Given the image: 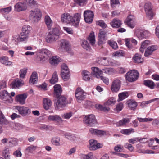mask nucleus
<instances>
[{"label": "nucleus", "instance_id": "11", "mask_svg": "<svg viewBox=\"0 0 159 159\" xmlns=\"http://www.w3.org/2000/svg\"><path fill=\"white\" fill-rule=\"evenodd\" d=\"M121 81L118 79L114 80L112 82L111 89L112 92H117L119 91L120 88Z\"/></svg>", "mask_w": 159, "mask_h": 159}, {"label": "nucleus", "instance_id": "40", "mask_svg": "<svg viewBox=\"0 0 159 159\" xmlns=\"http://www.w3.org/2000/svg\"><path fill=\"white\" fill-rule=\"evenodd\" d=\"M82 74L84 80L86 81H89L90 79V73L86 70H84L82 72Z\"/></svg>", "mask_w": 159, "mask_h": 159}, {"label": "nucleus", "instance_id": "3", "mask_svg": "<svg viewBox=\"0 0 159 159\" xmlns=\"http://www.w3.org/2000/svg\"><path fill=\"white\" fill-rule=\"evenodd\" d=\"M139 77V73L135 70H133L128 72L125 75L126 79L129 82H133Z\"/></svg>", "mask_w": 159, "mask_h": 159}, {"label": "nucleus", "instance_id": "10", "mask_svg": "<svg viewBox=\"0 0 159 159\" xmlns=\"http://www.w3.org/2000/svg\"><path fill=\"white\" fill-rule=\"evenodd\" d=\"M84 20L87 23H91L93 19L94 14L93 12L90 10H87L84 12Z\"/></svg>", "mask_w": 159, "mask_h": 159}, {"label": "nucleus", "instance_id": "15", "mask_svg": "<svg viewBox=\"0 0 159 159\" xmlns=\"http://www.w3.org/2000/svg\"><path fill=\"white\" fill-rule=\"evenodd\" d=\"M59 50L61 52L67 51L68 49V43L64 39L61 40L59 43Z\"/></svg>", "mask_w": 159, "mask_h": 159}, {"label": "nucleus", "instance_id": "21", "mask_svg": "<svg viewBox=\"0 0 159 159\" xmlns=\"http://www.w3.org/2000/svg\"><path fill=\"white\" fill-rule=\"evenodd\" d=\"M54 96L55 97H58L61 95L62 89L61 86L58 84H56L54 86Z\"/></svg>", "mask_w": 159, "mask_h": 159}, {"label": "nucleus", "instance_id": "44", "mask_svg": "<svg viewBox=\"0 0 159 159\" xmlns=\"http://www.w3.org/2000/svg\"><path fill=\"white\" fill-rule=\"evenodd\" d=\"M95 36L94 35L93 32H91L89 35L88 38V40L89 41L90 43L93 46L95 43Z\"/></svg>", "mask_w": 159, "mask_h": 159}, {"label": "nucleus", "instance_id": "1", "mask_svg": "<svg viewBox=\"0 0 159 159\" xmlns=\"http://www.w3.org/2000/svg\"><path fill=\"white\" fill-rule=\"evenodd\" d=\"M84 123L88 126H94L97 123L95 116L93 114L86 116L83 119Z\"/></svg>", "mask_w": 159, "mask_h": 159}, {"label": "nucleus", "instance_id": "24", "mask_svg": "<svg viewBox=\"0 0 159 159\" xmlns=\"http://www.w3.org/2000/svg\"><path fill=\"white\" fill-rule=\"evenodd\" d=\"M157 48V47L154 45H152L148 47L147 48V50L145 51L144 55L146 57H148L151 55L152 52L156 50Z\"/></svg>", "mask_w": 159, "mask_h": 159}, {"label": "nucleus", "instance_id": "63", "mask_svg": "<svg viewBox=\"0 0 159 159\" xmlns=\"http://www.w3.org/2000/svg\"><path fill=\"white\" fill-rule=\"evenodd\" d=\"M75 2L80 6L84 5L85 3L86 0H74Z\"/></svg>", "mask_w": 159, "mask_h": 159}, {"label": "nucleus", "instance_id": "6", "mask_svg": "<svg viewBox=\"0 0 159 159\" xmlns=\"http://www.w3.org/2000/svg\"><path fill=\"white\" fill-rule=\"evenodd\" d=\"M144 8L147 17L150 20L152 19L153 14L152 11V6L151 3L149 2L146 3Z\"/></svg>", "mask_w": 159, "mask_h": 159}, {"label": "nucleus", "instance_id": "59", "mask_svg": "<svg viewBox=\"0 0 159 159\" xmlns=\"http://www.w3.org/2000/svg\"><path fill=\"white\" fill-rule=\"evenodd\" d=\"M93 154L92 153H90L87 155H83L82 156V159H93Z\"/></svg>", "mask_w": 159, "mask_h": 159}, {"label": "nucleus", "instance_id": "26", "mask_svg": "<svg viewBox=\"0 0 159 159\" xmlns=\"http://www.w3.org/2000/svg\"><path fill=\"white\" fill-rule=\"evenodd\" d=\"M110 24L112 27L118 28L120 27L122 23L120 20L117 19H114Z\"/></svg>", "mask_w": 159, "mask_h": 159}, {"label": "nucleus", "instance_id": "8", "mask_svg": "<svg viewBox=\"0 0 159 159\" xmlns=\"http://www.w3.org/2000/svg\"><path fill=\"white\" fill-rule=\"evenodd\" d=\"M86 93L80 87L78 88L75 90V97L78 102H80L85 98Z\"/></svg>", "mask_w": 159, "mask_h": 159}, {"label": "nucleus", "instance_id": "30", "mask_svg": "<svg viewBox=\"0 0 159 159\" xmlns=\"http://www.w3.org/2000/svg\"><path fill=\"white\" fill-rule=\"evenodd\" d=\"M61 75L62 78L65 81L68 80L70 77V74L69 70H66L61 72Z\"/></svg>", "mask_w": 159, "mask_h": 159}, {"label": "nucleus", "instance_id": "52", "mask_svg": "<svg viewBox=\"0 0 159 159\" xmlns=\"http://www.w3.org/2000/svg\"><path fill=\"white\" fill-rule=\"evenodd\" d=\"M128 93L126 92H122L120 93L119 95V99L118 101H121L125 99L128 96Z\"/></svg>", "mask_w": 159, "mask_h": 159}, {"label": "nucleus", "instance_id": "35", "mask_svg": "<svg viewBox=\"0 0 159 159\" xmlns=\"http://www.w3.org/2000/svg\"><path fill=\"white\" fill-rule=\"evenodd\" d=\"M60 138L59 137H54L52 138L51 140L52 143L54 145L58 146L61 145L60 143Z\"/></svg>", "mask_w": 159, "mask_h": 159}, {"label": "nucleus", "instance_id": "17", "mask_svg": "<svg viewBox=\"0 0 159 159\" xmlns=\"http://www.w3.org/2000/svg\"><path fill=\"white\" fill-rule=\"evenodd\" d=\"M28 35L26 34H22L21 33L20 35L18 36H14L13 37V41H14L15 42H20L25 41L27 40L28 36Z\"/></svg>", "mask_w": 159, "mask_h": 159}, {"label": "nucleus", "instance_id": "56", "mask_svg": "<svg viewBox=\"0 0 159 159\" xmlns=\"http://www.w3.org/2000/svg\"><path fill=\"white\" fill-rule=\"evenodd\" d=\"M65 136L66 138L71 141H75L76 139V137L74 135H71L69 133L66 134Z\"/></svg>", "mask_w": 159, "mask_h": 159}, {"label": "nucleus", "instance_id": "51", "mask_svg": "<svg viewBox=\"0 0 159 159\" xmlns=\"http://www.w3.org/2000/svg\"><path fill=\"white\" fill-rule=\"evenodd\" d=\"M107 43L113 49L116 50L118 48V46L116 42L110 40H108Z\"/></svg>", "mask_w": 159, "mask_h": 159}, {"label": "nucleus", "instance_id": "5", "mask_svg": "<svg viewBox=\"0 0 159 159\" xmlns=\"http://www.w3.org/2000/svg\"><path fill=\"white\" fill-rule=\"evenodd\" d=\"M37 52L39 54V60L41 62L47 60L50 54V52L46 49H39L37 51Z\"/></svg>", "mask_w": 159, "mask_h": 159}, {"label": "nucleus", "instance_id": "28", "mask_svg": "<svg viewBox=\"0 0 159 159\" xmlns=\"http://www.w3.org/2000/svg\"><path fill=\"white\" fill-rule=\"evenodd\" d=\"M52 102L51 100L48 98H44L43 99V106L44 108L48 110L49 109L52 105Z\"/></svg>", "mask_w": 159, "mask_h": 159}, {"label": "nucleus", "instance_id": "53", "mask_svg": "<svg viewBox=\"0 0 159 159\" xmlns=\"http://www.w3.org/2000/svg\"><path fill=\"white\" fill-rule=\"evenodd\" d=\"M128 105L130 108L134 110L137 106V103L135 101H129L128 102Z\"/></svg>", "mask_w": 159, "mask_h": 159}, {"label": "nucleus", "instance_id": "36", "mask_svg": "<svg viewBox=\"0 0 159 159\" xmlns=\"http://www.w3.org/2000/svg\"><path fill=\"white\" fill-rule=\"evenodd\" d=\"M45 22L49 30L51 28L52 25V22L48 16H46L45 18Z\"/></svg>", "mask_w": 159, "mask_h": 159}, {"label": "nucleus", "instance_id": "64", "mask_svg": "<svg viewBox=\"0 0 159 159\" xmlns=\"http://www.w3.org/2000/svg\"><path fill=\"white\" fill-rule=\"evenodd\" d=\"M81 45L82 47L85 49L88 50L89 48V44L86 40L84 41Z\"/></svg>", "mask_w": 159, "mask_h": 159}, {"label": "nucleus", "instance_id": "19", "mask_svg": "<svg viewBox=\"0 0 159 159\" xmlns=\"http://www.w3.org/2000/svg\"><path fill=\"white\" fill-rule=\"evenodd\" d=\"M91 69L92 70L91 74L97 78L99 79L102 76L101 75H102L103 72L97 67H93Z\"/></svg>", "mask_w": 159, "mask_h": 159}, {"label": "nucleus", "instance_id": "27", "mask_svg": "<svg viewBox=\"0 0 159 159\" xmlns=\"http://www.w3.org/2000/svg\"><path fill=\"white\" fill-rule=\"evenodd\" d=\"M48 119L49 120L57 122L62 121V118L57 115L49 116L48 117Z\"/></svg>", "mask_w": 159, "mask_h": 159}, {"label": "nucleus", "instance_id": "2", "mask_svg": "<svg viewBox=\"0 0 159 159\" xmlns=\"http://www.w3.org/2000/svg\"><path fill=\"white\" fill-rule=\"evenodd\" d=\"M56 98L57 100L55 102V106L57 109L63 108L68 104L67 99L64 96L61 95Z\"/></svg>", "mask_w": 159, "mask_h": 159}, {"label": "nucleus", "instance_id": "58", "mask_svg": "<svg viewBox=\"0 0 159 159\" xmlns=\"http://www.w3.org/2000/svg\"><path fill=\"white\" fill-rule=\"evenodd\" d=\"M96 24L97 25H99L102 28H105L107 27L106 24L102 20L97 21L96 22Z\"/></svg>", "mask_w": 159, "mask_h": 159}, {"label": "nucleus", "instance_id": "29", "mask_svg": "<svg viewBox=\"0 0 159 159\" xmlns=\"http://www.w3.org/2000/svg\"><path fill=\"white\" fill-rule=\"evenodd\" d=\"M37 74L36 72H33L30 76L29 80V83L30 84H34L36 83L37 80Z\"/></svg>", "mask_w": 159, "mask_h": 159}, {"label": "nucleus", "instance_id": "47", "mask_svg": "<svg viewBox=\"0 0 159 159\" xmlns=\"http://www.w3.org/2000/svg\"><path fill=\"white\" fill-rule=\"evenodd\" d=\"M58 78L57 74L56 72H54L52 77V78L50 80V82L51 84H55L57 82Z\"/></svg>", "mask_w": 159, "mask_h": 159}, {"label": "nucleus", "instance_id": "61", "mask_svg": "<svg viewBox=\"0 0 159 159\" xmlns=\"http://www.w3.org/2000/svg\"><path fill=\"white\" fill-rule=\"evenodd\" d=\"M98 107H97L98 108H99L101 111H102L105 112L108 111L110 110V109L109 107H106L101 105H98Z\"/></svg>", "mask_w": 159, "mask_h": 159}, {"label": "nucleus", "instance_id": "62", "mask_svg": "<svg viewBox=\"0 0 159 159\" xmlns=\"http://www.w3.org/2000/svg\"><path fill=\"white\" fill-rule=\"evenodd\" d=\"M124 147L128 149L130 151L132 152L134 150V148L131 144L126 143L125 144Z\"/></svg>", "mask_w": 159, "mask_h": 159}, {"label": "nucleus", "instance_id": "25", "mask_svg": "<svg viewBox=\"0 0 159 159\" xmlns=\"http://www.w3.org/2000/svg\"><path fill=\"white\" fill-rule=\"evenodd\" d=\"M58 39L56 35H52L50 32H49L46 38L47 42L50 43L55 41Z\"/></svg>", "mask_w": 159, "mask_h": 159}, {"label": "nucleus", "instance_id": "39", "mask_svg": "<svg viewBox=\"0 0 159 159\" xmlns=\"http://www.w3.org/2000/svg\"><path fill=\"white\" fill-rule=\"evenodd\" d=\"M135 34L140 39H142L145 37L143 31L139 29L135 30Z\"/></svg>", "mask_w": 159, "mask_h": 159}, {"label": "nucleus", "instance_id": "49", "mask_svg": "<svg viewBox=\"0 0 159 159\" xmlns=\"http://www.w3.org/2000/svg\"><path fill=\"white\" fill-rule=\"evenodd\" d=\"M135 22V18L134 16L133 15H130L128 16L125 21L126 24L129 25V22Z\"/></svg>", "mask_w": 159, "mask_h": 159}, {"label": "nucleus", "instance_id": "9", "mask_svg": "<svg viewBox=\"0 0 159 159\" xmlns=\"http://www.w3.org/2000/svg\"><path fill=\"white\" fill-rule=\"evenodd\" d=\"M72 18L70 24L75 27H77L79 25L81 18L80 14L79 13H76L73 16H72Z\"/></svg>", "mask_w": 159, "mask_h": 159}, {"label": "nucleus", "instance_id": "7", "mask_svg": "<svg viewBox=\"0 0 159 159\" xmlns=\"http://www.w3.org/2000/svg\"><path fill=\"white\" fill-rule=\"evenodd\" d=\"M0 98L7 104L11 103L13 102L12 97L7 91L5 90L0 92Z\"/></svg>", "mask_w": 159, "mask_h": 159}, {"label": "nucleus", "instance_id": "54", "mask_svg": "<svg viewBox=\"0 0 159 159\" xmlns=\"http://www.w3.org/2000/svg\"><path fill=\"white\" fill-rule=\"evenodd\" d=\"M37 148V146L33 145H31L28 147L26 149V150L29 153H32Z\"/></svg>", "mask_w": 159, "mask_h": 159}, {"label": "nucleus", "instance_id": "50", "mask_svg": "<svg viewBox=\"0 0 159 159\" xmlns=\"http://www.w3.org/2000/svg\"><path fill=\"white\" fill-rule=\"evenodd\" d=\"M49 32L51 33L52 35H56L57 39H58L59 38V36L60 34V33L59 29L57 28H53L52 30Z\"/></svg>", "mask_w": 159, "mask_h": 159}, {"label": "nucleus", "instance_id": "14", "mask_svg": "<svg viewBox=\"0 0 159 159\" xmlns=\"http://www.w3.org/2000/svg\"><path fill=\"white\" fill-rule=\"evenodd\" d=\"M72 16L68 13H65L61 15V20L62 23L70 24L72 18Z\"/></svg>", "mask_w": 159, "mask_h": 159}, {"label": "nucleus", "instance_id": "22", "mask_svg": "<svg viewBox=\"0 0 159 159\" xmlns=\"http://www.w3.org/2000/svg\"><path fill=\"white\" fill-rule=\"evenodd\" d=\"M130 121L129 118H123L121 120L116 122V125L118 127L124 126Z\"/></svg>", "mask_w": 159, "mask_h": 159}, {"label": "nucleus", "instance_id": "57", "mask_svg": "<svg viewBox=\"0 0 159 159\" xmlns=\"http://www.w3.org/2000/svg\"><path fill=\"white\" fill-rule=\"evenodd\" d=\"M138 120L140 122H146L148 121H151L153 120V119L151 118H137Z\"/></svg>", "mask_w": 159, "mask_h": 159}, {"label": "nucleus", "instance_id": "33", "mask_svg": "<svg viewBox=\"0 0 159 159\" xmlns=\"http://www.w3.org/2000/svg\"><path fill=\"white\" fill-rule=\"evenodd\" d=\"M143 84L145 86L148 87L151 89H154L155 86L153 82L148 80H144L143 81Z\"/></svg>", "mask_w": 159, "mask_h": 159}, {"label": "nucleus", "instance_id": "46", "mask_svg": "<svg viewBox=\"0 0 159 159\" xmlns=\"http://www.w3.org/2000/svg\"><path fill=\"white\" fill-rule=\"evenodd\" d=\"M116 102V101L115 99L113 97H111L105 102L104 105L105 106L112 105L115 104Z\"/></svg>", "mask_w": 159, "mask_h": 159}, {"label": "nucleus", "instance_id": "42", "mask_svg": "<svg viewBox=\"0 0 159 159\" xmlns=\"http://www.w3.org/2000/svg\"><path fill=\"white\" fill-rule=\"evenodd\" d=\"M31 30V28L29 25H24L22 29V34L28 35Z\"/></svg>", "mask_w": 159, "mask_h": 159}, {"label": "nucleus", "instance_id": "34", "mask_svg": "<svg viewBox=\"0 0 159 159\" xmlns=\"http://www.w3.org/2000/svg\"><path fill=\"white\" fill-rule=\"evenodd\" d=\"M0 122L2 123L7 124V120L6 119L4 115L2 114L1 111L0 110ZM2 131L1 124L0 123V134Z\"/></svg>", "mask_w": 159, "mask_h": 159}, {"label": "nucleus", "instance_id": "31", "mask_svg": "<svg viewBox=\"0 0 159 159\" xmlns=\"http://www.w3.org/2000/svg\"><path fill=\"white\" fill-rule=\"evenodd\" d=\"M49 63L53 66L57 65L61 61L59 57H53L50 58L49 60Z\"/></svg>", "mask_w": 159, "mask_h": 159}, {"label": "nucleus", "instance_id": "45", "mask_svg": "<svg viewBox=\"0 0 159 159\" xmlns=\"http://www.w3.org/2000/svg\"><path fill=\"white\" fill-rule=\"evenodd\" d=\"M134 132V129L133 128H130L129 129H123L120 131V133L123 134L129 135L132 133Z\"/></svg>", "mask_w": 159, "mask_h": 159}, {"label": "nucleus", "instance_id": "48", "mask_svg": "<svg viewBox=\"0 0 159 159\" xmlns=\"http://www.w3.org/2000/svg\"><path fill=\"white\" fill-rule=\"evenodd\" d=\"M27 69L26 68L21 69L19 71L20 77L22 79L24 78L27 72Z\"/></svg>", "mask_w": 159, "mask_h": 159}, {"label": "nucleus", "instance_id": "32", "mask_svg": "<svg viewBox=\"0 0 159 159\" xmlns=\"http://www.w3.org/2000/svg\"><path fill=\"white\" fill-rule=\"evenodd\" d=\"M125 41L126 46L129 49H130L132 48L131 45L130 44V41L132 43H134V45H136L137 44V41L135 39H125Z\"/></svg>", "mask_w": 159, "mask_h": 159}, {"label": "nucleus", "instance_id": "55", "mask_svg": "<svg viewBox=\"0 0 159 159\" xmlns=\"http://www.w3.org/2000/svg\"><path fill=\"white\" fill-rule=\"evenodd\" d=\"M104 73L108 74H111L114 72L113 68H105L102 69Z\"/></svg>", "mask_w": 159, "mask_h": 159}, {"label": "nucleus", "instance_id": "41", "mask_svg": "<svg viewBox=\"0 0 159 159\" xmlns=\"http://www.w3.org/2000/svg\"><path fill=\"white\" fill-rule=\"evenodd\" d=\"M89 148L90 150H95L97 149V147L96 146L97 144L96 140H91L89 141Z\"/></svg>", "mask_w": 159, "mask_h": 159}, {"label": "nucleus", "instance_id": "60", "mask_svg": "<svg viewBox=\"0 0 159 159\" xmlns=\"http://www.w3.org/2000/svg\"><path fill=\"white\" fill-rule=\"evenodd\" d=\"M20 150L21 148H19L18 150L14 152L13 155L17 157H21L22 156V154Z\"/></svg>", "mask_w": 159, "mask_h": 159}, {"label": "nucleus", "instance_id": "20", "mask_svg": "<svg viewBox=\"0 0 159 159\" xmlns=\"http://www.w3.org/2000/svg\"><path fill=\"white\" fill-rule=\"evenodd\" d=\"M106 32L104 30H100L98 34V40L99 44H102L105 40Z\"/></svg>", "mask_w": 159, "mask_h": 159}, {"label": "nucleus", "instance_id": "18", "mask_svg": "<svg viewBox=\"0 0 159 159\" xmlns=\"http://www.w3.org/2000/svg\"><path fill=\"white\" fill-rule=\"evenodd\" d=\"M27 97L26 94H21L17 95L16 97V102L22 105L25 104V99Z\"/></svg>", "mask_w": 159, "mask_h": 159}, {"label": "nucleus", "instance_id": "12", "mask_svg": "<svg viewBox=\"0 0 159 159\" xmlns=\"http://www.w3.org/2000/svg\"><path fill=\"white\" fill-rule=\"evenodd\" d=\"M16 108L18 110L19 113L23 116H25L30 113V110L24 106H16Z\"/></svg>", "mask_w": 159, "mask_h": 159}, {"label": "nucleus", "instance_id": "37", "mask_svg": "<svg viewBox=\"0 0 159 159\" xmlns=\"http://www.w3.org/2000/svg\"><path fill=\"white\" fill-rule=\"evenodd\" d=\"M10 153L9 148H5L2 151V156L5 159H10Z\"/></svg>", "mask_w": 159, "mask_h": 159}, {"label": "nucleus", "instance_id": "43", "mask_svg": "<svg viewBox=\"0 0 159 159\" xmlns=\"http://www.w3.org/2000/svg\"><path fill=\"white\" fill-rule=\"evenodd\" d=\"M133 59L135 63H140L143 61V59L141 57V56L137 53L135 54Z\"/></svg>", "mask_w": 159, "mask_h": 159}, {"label": "nucleus", "instance_id": "23", "mask_svg": "<svg viewBox=\"0 0 159 159\" xmlns=\"http://www.w3.org/2000/svg\"><path fill=\"white\" fill-rule=\"evenodd\" d=\"M10 127L13 130H18L22 129L23 126L19 123L11 122L10 124Z\"/></svg>", "mask_w": 159, "mask_h": 159}, {"label": "nucleus", "instance_id": "38", "mask_svg": "<svg viewBox=\"0 0 159 159\" xmlns=\"http://www.w3.org/2000/svg\"><path fill=\"white\" fill-rule=\"evenodd\" d=\"M0 61L1 63L6 66H9L11 64V62L8 61V58L7 57L3 56L1 57Z\"/></svg>", "mask_w": 159, "mask_h": 159}, {"label": "nucleus", "instance_id": "16", "mask_svg": "<svg viewBox=\"0 0 159 159\" xmlns=\"http://www.w3.org/2000/svg\"><path fill=\"white\" fill-rule=\"evenodd\" d=\"M15 10L17 11H20L25 10L27 8L26 4L19 2L16 4L15 6Z\"/></svg>", "mask_w": 159, "mask_h": 159}, {"label": "nucleus", "instance_id": "13", "mask_svg": "<svg viewBox=\"0 0 159 159\" xmlns=\"http://www.w3.org/2000/svg\"><path fill=\"white\" fill-rule=\"evenodd\" d=\"M24 84V81L21 79L17 78L11 83L10 86L12 88H19Z\"/></svg>", "mask_w": 159, "mask_h": 159}, {"label": "nucleus", "instance_id": "4", "mask_svg": "<svg viewBox=\"0 0 159 159\" xmlns=\"http://www.w3.org/2000/svg\"><path fill=\"white\" fill-rule=\"evenodd\" d=\"M41 12L39 9H35L30 11L29 18L34 21L38 22L41 18Z\"/></svg>", "mask_w": 159, "mask_h": 159}]
</instances>
